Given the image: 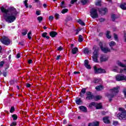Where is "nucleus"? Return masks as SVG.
I'll return each instance as SVG.
<instances>
[{
    "label": "nucleus",
    "instance_id": "obj_1",
    "mask_svg": "<svg viewBox=\"0 0 126 126\" xmlns=\"http://www.w3.org/2000/svg\"><path fill=\"white\" fill-rule=\"evenodd\" d=\"M1 11L3 13V16L4 20L8 23H12L16 19V16L18 14V12L13 7H11L8 9H6L3 6L0 8Z\"/></svg>",
    "mask_w": 126,
    "mask_h": 126
},
{
    "label": "nucleus",
    "instance_id": "obj_2",
    "mask_svg": "<svg viewBox=\"0 0 126 126\" xmlns=\"http://www.w3.org/2000/svg\"><path fill=\"white\" fill-rule=\"evenodd\" d=\"M120 87H117L116 88H114L111 90V94L107 93L105 94V96L109 98V101L111 102L112 101V98H114V96L116 95V93L119 92V89Z\"/></svg>",
    "mask_w": 126,
    "mask_h": 126
},
{
    "label": "nucleus",
    "instance_id": "obj_3",
    "mask_svg": "<svg viewBox=\"0 0 126 126\" xmlns=\"http://www.w3.org/2000/svg\"><path fill=\"white\" fill-rule=\"evenodd\" d=\"M93 49L94 51L93 52V60L94 63H98V57L99 56V53L98 52L100 48L96 46H94Z\"/></svg>",
    "mask_w": 126,
    "mask_h": 126
},
{
    "label": "nucleus",
    "instance_id": "obj_4",
    "mask_svg": "<svg viewBox=\"0 0 126 126\" xmlns=\"http://www.w3.org/2000/svg\"><path fill=\"white\" fill-rule=\"evenodd\" d=\"M119 111L121 113L117 114V117L119 120H126V110L123 108H119Z\"/></svg>",
    "mask_w": 126,
    "mask_h": 126
},
{
    "label": "nucleus",
    "instance_id": "obj_5",
    "mask_svg": "<svg viewBox=\"0 0 126 126\" xmlns=\"http://www.w3.org/2000/svg\"><path fill=\"white\" fill-rule=\"evenodd\" d=\"M0 41L3 45H6V46L10 44V40H9V38L6 36L2 37V38L0 39Z\"/></svg>",
    "mask_w": 126,
    "mask_h": 126
},
{
    "label": "nucleus",
    "instance_id": "obj_6",
    "mask_svg": "<svg viewBox=\"0 0 126 126\" xmlns=\"http://www.w3.org/2000/svg\"><path fill=\"white\" fill-rule=\"evenodd\" d=\"M117 64L119 65V66H121V67H124V69H120V73H126V64H123L120 61H117Z\"/></svg>",
    "mask_w": 126,
    "mask_h": 126
},
{
    "label": "nucleus",
    "instance_id": "obj_7",
    "mask_svg": "<svg viewBox=\"0 0 126 126\" xmlns=\"http://www.w3.org/2000/svg\"><path fill=\"white\" fill-rule=\"evenodd\" d=\"M91 16L92 18H98V12L96 9H92L91 10Z\"/></svg>",
    "mask_w": 126,
    "mask_h": 126
},
{
    "label": "nucleus",
    "instance_id": "obj_8",
    "mask_svg": "<svg viewBox=\"0 0 126 126\" xmlns=\"http://www.w3.org/2000/svg\"><path fill=\"white\" fill-rule=\"evenodd\" d=\"M94 70L95 73H105L106 72V70L104 69H102L101 68H97L95 66L94 67Z\"/></svg>",
    "mask_w": 126,
    "mask_h": 126
},
{
    "label": "nucleus",
    "instance_id": "obj_9",
    "mask_svg": "<svg viewBox=\"0 0 126 126\" xmlns=\"http://www.w3.org/2000/svg\"><path fill=\"white\" fill-rule=\"evenodd\" d=\"M116 79L117 81H122V80L126 81V76H125L124 75L118 74L116 76Z\"/></svg>",
    "mask_w": 126,
    "mask_h": 126
},
{
    "label": "nucleus",
    "instance_id": "obj_10",
    "mask_svg": "<svg viewBox=\"0 0 126 126\" xmlns=\"http://www.w3.org/2000/svg\"><path fill=\"white\" fill-rule=\"evenodd\" d=\"M87 95V97H86V99L87 100H92L93 98H94V95H93V94L90 92H87L86 93Z\"/></svg>",
    "mask_w": 126,
    "mask_h": 126
},
{
    "label": "nucleus",
    "instance_id": "obj_11",
    "mask_svg": "<svg viewBox=\"0 0 126 126\" xmlns=\"http://www.w3.org/2000/svg\"><path fill=\"white\" fill-rule=\"evenodd\" d=\"M107 11H108L107 8H102L98 9V12L101 15H105Z\"/></svg>",
    "mask_w": 126,
    "mask_h": 126
},
{
    "label": "nucleus",
    "instance_id": "obj_12",
    "mask_svg": "<svg viewBox=\"0 0 126 126\" xmlns=\"http://www.w3.org/2000/svg\"><path fill=\"white\" fill-rule=\"evenodd\" d=\"M111 70L112 71H114V72H117L118 73H120L121 69H120V68L118 66L114 65L112 67Z\"/></svg>",
    "mask_w": 126,
    "mask_h": 126
},
{
    "label": "nucleus",
    "instance_id": "obj_13",
    "mask_svg": "<svg viewBox=\"0 0 126 126\" xmlns=\"http://www.w3.org/2000/svg\"><path fill=\"white\" fill-rule=\"evenodd\" d=\"M108 57L106 55H101L100 58V62L103 63L104 62H107L108 61Z\"/></svg>",
    "mask_w": 126,
    "mask_h": 126
},
{
    "label": "nucleus",
    "instance_id": "obj_14",
    "mask_svg": "<svg viewBox=\"0 0 126 126\" xmlns=\"http://www.w3.org/2000/svg\"><path fill=\"white\" fill-rule=\"evenodd\" d=\"M100 49L101 50V51H102V52H103V53H108V52H110L111 50L109 48H108V47H103V46H101L100 47Z\"/></svg>",
    "mask_w": 126,
    "mask_h": 126
},
{
    "label": "nucleus",
    "instance_id": "obj_15",
    "mask_svg": "<svg viewBox=\"0 0 126 126\" xmlns=\"http://www.w3.org/2000/svg\"><path fill=\"white\" fill-rule=\"evenodd\" d=\"M109 119V117H103V123H104V124H110L111 122L110 121V120Z\"/></svg>",
    "mask_w": 126,
    "mask_h": 126
},
{
    "label": "nucleus",
    "instance_id": "obj_16",
    "mask_svg": "<svg viewBox=\"0 0 126 126\" xmlns=\"http://www.w3.org/2000/svg\"><path fill=\"white\" fill-rule=\"evenodd\" d=\"M79 109L81 111V112H84V113H86V112H87V108L84 106H79Z\"/></svg>",
    "mask_w": 126,
    "mask_h": 126
},
{
    "label": "nucleus",
    "instance_id": "obj_17",
    "mask_svg": "<svg viewBox=\"0 0 126 126\" xmlns=\"http://www.w3.org/2000/svg\"><path fill=\"white\" fill-rule=\"evenodd\" d=\"M99 125V122L95 121L92 123H89L88 126H98Z\"/></svg>",
    "mask_w": 126,
    "mask_h": 126
},
{
    "label": "nucleus",
    "instance_id": "obj_18",
    "mask_svg": "<svg viewBox=\"0 0 126 126\" xmlns=\"http://www.w3.org/2000/svg\"><path fill=\"white\" fill-rule=\"evenodd\" d=\"M75 102L77 105H81L82 104V100H81V98L79 97L76 98Z\"/></svg>",
    "mask_w": 126,
    "mask_h": 126
},
{
    "label": "nucleus",
    "instance_id": "obj_19",
    "mask_svg": "<svg viewBox=\"0 0 126 126\" xmlns=\"http://www.w3.org/2000/svg\"><path fill=\"white\" fill-rule=\"evenodd\" d=\"M49 34L51 37L54 38L58 35V33L56 32L52 31L49 33Z\"/></svg>",
    "mask_w": 126,
    "mask_h": 126
},
{
    "label": "nucleus",
    "instance_id": "obj_20",
    "mask_svg": "<svg viewBox=\"0 0 126 126\" xmlns=\"http://www.w3.org/2000/svg\"><path fill=\"white\" fill-rule=\"evenodd\" d=\"M86 93V88H83V89H82L80 93V96L82 98H83V97H84V94H85Z\"/></svg>",
    "mask_w": 126,
    "mask_h": 126
},
{
    "label": "nucleus",
    "instance_id": "obj_21",
    "mask_svg": "<svg viewBox=\"0 0 126 126\" xmlns=\"http://www.w3.org/2000/svg\"><path fill=\"white\" fill-rule=\"evenodd\" d=\"M109 45L111 50H115V49H113V47H114V46H116V42H115L114 41H111L109 43Z\"/></svg>",
    "mask_w": 126,
    "mask_h": 126
},
{
    "label": "nucleus",
    "instance_id": "obj_22",
    "mask_svg": "<svg viewBox=\"0 0 126 126\" xmlns=\"http://www.w3.org/2000/svg\"><path fill=\"white\" fill-rule=\"evenodd\" d=\"M84 63L86 68H88V69H90V68H91V66L88 64V60H85Z\"/></svg>",
    "mask_w": 126,
    "mask_h": 126
},
{
    "label": "nucleus",
    "instance_id": "obj_23",
    "mask_svg": "<svg viewBox=\"0 0 126 126\" xmlns=\"http://www.w3.org/2000/svg\"><path fill=\"white\" fill-rule=\"evenodd\" d=\"M95 89L97 91H101V90H103V89H104V87L102 85L97 86L95 87Z\"/></svg>",
    "mask_w": 126,
    "mask_h": 126
},
{
    "label": "nucleus",
    "instance_id": "obj_24",
    "mask_svg": "<svg viewBox=\"0 0 126 126\" xmlns=\"http://www.w3.org/2000/svg\"><path fill=\"white\" fill-rule=\"evenodd\" d=\"M42 37L43 38H46V39H50V36H48V33L47 32H43L41 34Z\"/></svg>",
    "mask_w": 126,
    "mask_h": 126
},
{
    "label": "nucleus",
    "instance_id": "obj_25",
    "mask_svg": "<svg viewBox=\"0 0 126 126\" xmlns=\"http://www.w3.org/2000/svg\"><path fill=\"white\" fill-rule=\"evenodd\" d=\"M78 52V48L77 47H74V48L72 49V53L73 55H75Z\"/></svg>",
    "mask_w": 126,
    "mask_h": 126
},
{
    "label": "nucleus",
    "instance_id": "obj_26",
    "mask_svg": "<svg viewBox=\"0 0 126 126\" xmlns=\"http://www.w3.org/2000/svg\"><path fill=\"white\" fill-rule=\"evenodd\" d=\"M126 3H121L120 5V7L122 9H124V10H126Z\"/></svg>",
    "mask_w": 126,
    "mask_h": 126
},
{
    "label": "nucleus",
    "instance_id": "obj_27",
    "mask_svg": "<svg viewBox=\"0 0 126 126\" xmlns=\"http://www.w3.org/2000/svg\"><path fill=\"white\" fill-rule=\"evenodd\" d=\"M97 104V103L95 102H92V103H91L89 104V107L90 108H92V107H96V105Z\"/></svg>",
    "mask_w": 126,
    "mask_h": 126
},
{
    "label": "nucleus",
    "instance_id": "obj_28",
    "mask_svg": "<svg viewBox=\"0 0 126 126\" xmlns=\"http://www.w3.org/2000/svg\"><path fill=\"white\" fill-rule=\"evenodd\" d=\"M102 95H98L95 96L94 100L95 101H98V100H100V99H102Z\"/></svg>",
    "mask_w": 126,
    "mask_h": 126
},
{
    "label": "nucleus",
    "instance_id": "obj_29",
    "mask_svg": "<svg viewBox=\"0 0 126 126\" xmlns=\"http://www.w3.org/2000/svg\"><path fill=\"white\" fill-rule=\"evenodd\" d=\"M77 22L82 26H84L85 25V23H84V22L82 21V20H81V19L78 20Z\"/></svg>",
    "mask_w": 126,
    "mask_h": 126
},
{
    "label": "nucleus",
    "instance_id": "obj_30",
    "mask_svg": "<svg viewBox=\"0 0 126 126\" xmlns=\"http://www.w3.org/2000/svg\"><path fill=\"white\" fill-rule=\"evenodd\" d=\"M37 20H38L39 23H41V22H42V21H43V17H42V16L37 17Z\"/></svg>",
    "mask_w": 126,
    "mask_h": 126
},
{
    "label": "nucleus",
    "instance_id": "obj_31",
    "mask_svg": "<svg viewBox=\"0 0 126 126\" xmlns=\"http://www.w3.org/2000/svg\"><path fill=\"white\" fill-rule=\"evenodd\" d=\"M111 33V32H110V31H107L106 32V37L108 38V39H111V35H110V33Z\"/></svg>",
    "mask_w": 126,
    "mask_h": 126
},
{
    "label": "nucleus",
    "instance_id": "obj_32",
    "mask_svg": "<svg viewBox=\"0 0 126 126\" xmlns=\"http://www.w3.org/2000/svg\"><path fill=\"white\" fill-rule=\"evenodd\" d=\"M95 108L97 109H99L102 108V105L100 103H96V105L95 106Z\"/></svg>",
    "mask_w": 126,
    "mask_h": 126
},
{
    "label": "nucleus",
    "instance_id": "obj_33",
    "mask_svg": "<svg viewBox=\"0 0 126 126\" xmlns=\"http://www.w3.org/2000/svg\"><path fill=\"white\" fill-rule=\"evenodd\" d=\"M12 118L14 121H16L18 117H17V115H16V114H13L12 115Z\"/></svg>",
    "mask_w": 126,
    "mask_h": 126
},
{
    "label": "nucleus",
    "instance_id": "obj_34",
    "mask_svg": "<svg viewBox=\"0 0 126 126\" xmlns=\"http://www.w3.org/2000/svg\"><path fill=\"white\" fill-rule=\"evenodd\" d=\"M101 81V79L95 78L94 80V83H99Z\"/></svg>",
    "mask_w": 126,
    "mask_h": 126
},
{
    "label": "nucleus",
    "instance_id": "obj_35",
    "mask_svg": "<svg viewBox=\"0 0 126 126\" xmlns=\"http://www.w3.org/2000/svg\"><path fill=\"white\" fill-rule=\"evenodd\" d=\"M83 41V37H82V35H79V38H78V41L80 42H82Z\"/></svg>",
    "mask_w": 126,
    "mask_h": 126
},
{
    "label": "nucleus",
    "instance_id": "obj_36",
    "mask_svg": "<svg viewBox=\"0 0 126 126\" xmlns=\"http://www.w3.org/2000/svg\"><path fill=\"white\" fill-rule=\"evenodd\" d=\"M32 34V32H31V31H30L28 33V37L29 40H31V39H32V37H31V36H30V35H31Z\"/></svg>",
    "mask_w": 126,
    "mask_h": 126
},
{
    "label": "nucleus",
    "instance_id": "obj_37",
    "mask_svg": "<svg viewBox=\"0 0 126 126\" xmlns=\"http://www.w3.org/2000/svg\"><path fill=\"white\" fill-rule=\"evenodd\" d=\"M111 18L113 21H115V20L117 19V16L115 14L112 15L111 16Z\"/></svg>",
    "mask_w": 126,
    "mask_h": 126
},
{
    "label": "nucleus",
    "instance_id": "obj_38",
    "mask_svg": "<svg viewBox=\"0 0 126 126\" xmlns=\"http://www.w3.org/2000/svg\"><path fill=\"white\" fill-rule=\"evenodd\" d=\"M114 39H115V41L118 42L119 41V38H118V35L117 34H116V33H114Z\"/></svg>",
    "mask_w": 126,
    "mask_h": 126
},
{
    "label": "nucleus",
    "instance_id": "obj_39",
    "mask_svg": "<svg viewBox=\"0 0 126 126\" xmlns=\"http://www.w3.org/2000/svg\"><path fill=\"white\" fill-rule=\"evenodd\" d=\"M28 31H27V30H24V32L22 33V35L23 36H25V35H26V34H27Z\"/></svg>",
    "mask_w": 126,
    "mask_h": 126
},
{
    "label": "nucleus",
    "instance_id": "obj_40",
    "mask_svg": "<svg viewBox=\"0 0 126 126\" xmlns=\"http://www.w3.org/2000/svg\"><path fill=\"white\" fill-rule=\"evenodd\" d=\"M87 1H88V0H81V2L82 4H86V3H87Z\"/></svg>",
    "mask_w": 126,
    "mask_h": 126
},
{
    "label": "nucleus",
    "instance_id": "obj_41",
    "mask_svg": "<svg viewBox=\"0 0 126 126\" xmlns=\"http://www.w3.org/2000/svg\"><path fill=\"white\" fill-rule=\"evenodd\" d=\"M67 11H68V10L67 9H63V10H62L61 12L63 14H64V13L67 12Z\"/></svg>",
    "mask_w": 126,
    "mask_h": 126
},
{
    "label": "nucleus",
    "instance_id": "obj_42",
    "mask_svg": "<svg viewBox=\"0 0 126 126\" xmlns=\"http://www.w3.org/2000/svg\"><path fill=\"white\" fill-rule=\"evenodd\" d=\"M101 1H98L95 3V5H98V6H101Z\"/></svg>",
    "mask_w": 126,
    "mask_h": 126
},
{
    "label": "nucleus",
    "instance_id": "obj_43",
    "mask_svg": "<svg viewBox=\"0 0 126 126\" xmlns=\"http://www.w3.org/2000/svg\"><path fill=\"white\" fill-rule=\"evenodd\" d=\"M15 111V109H14V107L11 106V109L10 110V113H13Z\"/></svg>",
    "mask_w": 126,
    "mask_h": 126
},
{
    "label": "nucleus",
    "instance_id": "obj_44",
    "mask_svg": "<svg viewBox=\"0 0 126 126\" xmlns=\"http://www.w3.org/2000/svg\"><path fill=\"white\" fill-rule=\"evenodd\" d=\"M61 6L62 8H64V7H65V5H64V1H63L61 2Z\"/></svg>",
    "mask_w": 126,
    "mask_h": 126
},
{
    "label": "nucleus",
    "instance_id": "obj_45",
    "mask_svg": "<svg viewBox=\"0 0 126 126\" xmlns=\"http://www.w3.org/2000/svg\"><path fill=\"white\" fill-rule=\"evenodd\" d=\"M55 16L56 19H59V18H60V14L57 13H55Z\"/></svg>",
    "mask_w": 126,
    "mask_h": 126
},
{
    "label": "nucleus",
    "instance_id": "obj_46",
    "mask_svg": "<svg viewBox=\"0 0 126 126\" xmlns=\"http://www.w3.org/2000/svg\"><path fill=\"white\" fill-rule=\"evenodd\" d=\"M84 54H88V53H89V50H88V49L86 48L84 50Z\"/></svg>",
    "mask_w": 126,
    "mask_h": 126
},
{
    "label": "nucleus",
    "instance_id": "obj_47",
    "mask_svg": "<svg viewBox=\"0 0 126 126\" xmlns=\"http://www.w3.org/2000/svg\"><path fill=\"white\" fill-rule=\"evenodd\" d=\"M3 64H4V62L3 61L0 62V68L3 66Z\"/></svg>",
    "mask_w": 126,
    "mask_h": 126
},
{
    "label": "nucleus",
    "instance_id": "obj_48",
    "mask_svg": "<svg viewBox=\"0 0 126 126\" xmlns=\"http://www.w3.org/2000/svg\"><path fill=\"white\" fill-rule=\"evenodd\" d=\"M16 125H17V123L16 122H13L11 125L10 126H16Z\"/></svg>",
    "mask_w": 126,
    "mask_h": 126
},
{
    "label": "nucleus",
    "instance_id": "obj_49",
    "mask_svg": "<svg viewBox=\"0 0 126 126\" xmlns=\"http://www.w3.org/2000/svg\"><path fill=\"white\" fill-rule=\"evenodd\" d=\"M27 1H28V0H25L24 1V3L26 7H28V4L27 3Z\"/></svg>",
    "mask_w": 126,
    "mask_h": 126
},
{
    "label": "nucleus",
    "instance_id": "obj_50",
    "mask_svg": "<svg viewBox=\"0 0 126 126\" xmlns=\"http://www.w3.org/2000/svg\"><path fill=\"white\" fill-rule=\"evenodd\" d=\"M54 19V17L53 16H50L49 17V21H52Z\"/></svg>",
    "mask_w": 126,
    "mask_h": 126
},
{
    "label": "nucleus",
    "instance_id": "obj_51",
    "mask_svg": "<svg viewBox=\"0 0 126 126\" xmlns=\"http://www.w3.org/2000/svg\"><path fill=\"white\" fill-rule=\"evenodd\" d=\"M77 1V0H71L70 3L71 4H73V3L76 2Z\"/></svg>",
    "mask_w": 126,
    "mask_h": 126
},
{
    "label": "nucleus",
    "instance_id": "obj_52",
    "mask_svg": "<svg viewBox=\"0 0 126 126\" xmlns=\"http://www.w3.org/2000/svg\"><path fill=\"white\" fill-rule=\"evenodd\" d=\"M35 14H36V15H41V11H36L35 12Z\"/></svg>",
    "mask_w": 126,
    "mask_h": 126
},
{
    "label": "nucleus",
    "instance_id": "obj_53",
    "mask_svg": "<svg viewBox=\"0 0 126 126\" xmlns=\"http://www.w3.org/2000/svg\"><path fill=\"white\" fill-rule=\"evenodd\" d=\"M119 125V123L117 121L113 122V126H118Z\"/></svg>",
    "mask_w": 126,
    "mask_h": 126
},
{
    "label": "nucleus",
    "instance_id": "obj_54",
    "mask_svg": "<svg viewBox=\"0 0 126 126\" xmlns=\"http://www.w3.org/2000/svg\"><path fill=\"white\" fill-rule=\"evenodd\" d=\"M20 57H21V54H20V53H18L16 55V58L17 59H19V58H20Z\"/></svg>",
    "mask_w": 126,
    "mask_h": 126
},
{
    "label": "nucleus",
    "instance_id": "obj_55",
    "mask_svg": "<svg viewBox=\"0 0 126 126\" xmlns=\"http://www.w3.org/2000/svg\"><path fill=\"white\" fill-rule=\"evenodd\" d=\"M99 22H104L105 21V19L100 18L98 19Z\"/></svg>",
    "mask_w": 126,
    "mask_h": 126
},
{
    "label": "nucleus",
    "instance_id": "obj_56",
    "mask_svg": "<svg viewBox=\"0 0 126 126\" xmlns=\"http://www.w3.org/2000/svg\"><path fill=\"white\" fill-rule=\"evenodd\" d=\"M58 51H63V47L62 46H60L57 48Z\"/></svg>",
    "mask_w": 126,
    "mask_h": 126
},
{
    "label": "nucleus",
    "instance_id": "obj_57",
    "mask_svg": "<svg viewBox=\"0 0 126 126\" xmlns=\"http://www.w3.org/2000/svg\"><path fill=\"white\" fill-rule=\"evenodd\" d=\"M123 92H124L125 97H126V89H124L123 91Z\"/></svg>",
    "mask_w": 126,
    "mask_h": 126
},
{
    "label": "nucleus",
    "instance_id": "obj_58",
    "mask_svg": "<svg viewBox=\"0 0 126 126\" xmlns=\"http://www.w3.org/2000/svg\"><path fill=\"white\" fill-rule=\"evenodd\" d=\"M60 58H61V56L60 55L57 56L56 60H57V61H59V60H60Z\"/></svg>",
    "mask_w": 126,
    "mask_h": 126
},
{
    "label": "nucleus",
    "instance_id": "obj_59",
    "mask_svg": "<svg viewBox=\"0 0 126 126\" xmlns=\"http://www.w3.org/2000/svg\"><path fill=\"white\" fill-rule=\"evenodd\" d=\"M124 40L125 42H126V33H124Z\"/></svg>",
    "mask_w": 126,
    "mask_h": 126
},
{
    "label": "nucleus",
    "instance_id": "obj_60",
    "mask_svg": "<svg viewBox=\"0 0 126 126\" xmlns=\"http://www.w3.org/2000/svg\"><path fill=\"white\" fill-rule=\"evenodd\" d=\"M28 62V63H32V60H29Z\"/></svg>",
    "mask_w": 126,
    "mask_h": 126
},
{
    "label": "nucleus",
    "instance_id": "obj_61",
    "mask_svg": "<svg viewBox=\"0 0 126 126\" xmlns=\"http://www.w3.org/2000/svg\"><path fill=\"white\" fill-rule=\"evenodd\" d=\"M79 73H80V72H76V71L74 72V74H78Z\"/></svg>",
    "mask_w": 126,
    "mask_h": 126
},
{
    "label": "nucleus",
    "instance_id": "obj_62",
    "mask_svg": "<svg viewBox=\"0 0 126 126\" xmlns=\"http://www.w3.org/2000/svg\"><path fill=\"white\" fill-rule=\"evenodd\" d=\"M2 51V47L0 45V54L1 53V51Z\"/></svg>",
    "mask_w": 126,
    "mask_h": 126
},
{
    "label": "nucleus",
    "instance_id": "obj_63",
    "mask_svg": "<svg viewBox=\"0 0 126 126\" xmlns=\"http://www.w3.org/2000/svg\"><path fill=\"white\" fill-rule=\"evenodd\" d=\"M31 87V85H30V84H27V87Z\"/></svg>",
    "mask_w": 126,
    "mask_h": 126
},
{
    "label": "nucleus",
    "instance_id": "obj_64",
    "mask_svg": "<svg viewBox=\"0 0 126 126\" xmlns=\"http://www.w3.org/2000/svg\"><path fill=\"white\" fill-rule=\"evenodd\" d=\"M99 36H103V33L102 32H100L99 34Z\"/></svg>",
    "mask_w": 126,
    "mask_h": 126
}]
</instances>
